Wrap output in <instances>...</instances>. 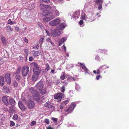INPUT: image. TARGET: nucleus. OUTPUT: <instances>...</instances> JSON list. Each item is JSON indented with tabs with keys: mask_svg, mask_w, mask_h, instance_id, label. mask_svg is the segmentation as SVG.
I'll return each instance as SVG.
<instances>
[{
	"mask_svg": "<svg viewBox=\"0 0 129 129\" xmlns=\"http://www.w3.org/2000/svg\"><path fill=\"white\" fill-rule=\"evenodd\" d=\"M39 75L34 73L32 77V80L33 81H37V79L39 76Z\"/></svg>",
	"mask_w": 129,
	"mask_h": 129,
	"instance_id": "obj_14",
	"label": "nucleus"
},
{
	"mask_svg": "<svg viewBox=\"0 0 129 129\" xmlns=\"http://www.w3.org/2000/svg\"><path fill=\"white\" fill-rule=\"evenodd\" d=\"M32 54L34 56L36 57L40 55V52L38 51H33L32 52Z\"/></svg>",
	"mask_w": 129,
	"mask_h": 129,
	"instance_id": "obj_15",
	"label": "nucleus"
},
{
	"mask_svg": "<svg viewBox=\"0 0 129 129\" xmlns=\"http://www.w3.org/2000/svg\"><path fill=\"white\" fill-rule=\"evenodd\" d=\"M60 83V81L58 80H57L56 82V83L57 85L58 84Z\"/></svg>",
	"mask_w": 129,
	"mask_h": 129,
	"instance_id": "obj_62",
	"label": "nucleus"
},
{
	"mask_svg": "<svg viewBox=\"0 0 129 129\" xmlns=\"http://www.w3.org/2000/svg\"><path fill=\"white\" fill-rule=\"evenodd\" d=\"M5 82L4 77L3 76H0V85L2 86H3Z\"/></svg>",
	"mask_w": 129,
	"mask_h": 129,
	"instance_id": "obj_22",
	"label": "nucleus"
},
{
	"mask_svg": "<svg viewBox=\"0 0 129 129\" xmlns=\"http://www.w3.org/2000/svg\"><path fill=\"white\" fill-rule=\"evenodd\" d=\"M40 8L43 10L46 9L49 10L51 9V7L50 6L48 5H44L41 4L40 5Z\"/></svg>",
	"mask_w": 129,
	"mask_h": 129,
	"instance_id": "obj_12",
	"label": "nucleus"
},
{
	"mask_svg": "<svg viewBox=\"0 0 129 129\" xmlns=\"http://www.w3.org/2000/svg\"><path fill=\"white\" fill-rule=\"evenodd\" d=\"M10 104L13 106L15 105V102L14 99L10 97L9 99Z\"/></svg>",
	"mask_w": 129,
	"mask_h": 129,
	"instance_id": "obj_17",
	"label": "nucleus"
},
{
	"mask_svg": "<svg viewBox=\"0 0 129 129\" xmlns=\"http://www.w3.org/2000/svg\"><path fill=\"white\" fill-rule=\"evenodd\" d=\"M5 28L6 29V30L8 32L12 31L13 30V29L9 25L6 26Z\"/></svg>",
	"mask_w": 129,
	"mask_h": 129,
	"instance_id": "obj_27",
	"label": "nucleus"
},
{
	"mask_svg": "<svg viewBox=\"0 0 129 129\" xmlns=\"http://www.w3.org/2000/svg\"><path fill=\"white\" fill-rule=\"evenodd\" d=\"M46 41L48 42H50L52 45L53 46H54V43H53L52 42V41L51 39L49 38H48V39H46Z\"/></svg>",
	"mask_w": 129,
	"mask_h": 129,
	"instance_id": "obj_33",
	"label": "nucleus"
},
{
	"mask_svg": "<svg viewBox=\"0 0 129 129\" xmlns=\"http://www.w3.org/2000/svg\"><path fill=\"white\" fill-rule=\"evenodd\" d=\"M67 38L65 37H64L60 39L58 41V43L60 46L62 43L64 42L67 40Z\"/></svg>",
	"mask_w": 129,
	"mask_h": 129,
	"instance_id": "obj_18",
	"label": "nucleus"
},
{
	"mask_svg": "<svg viewBox=\"0 0 129 129\" xmlns=\"http://www.w3.org/2000/svg\"><path fill=\"white\" fill-rule=\"evenodd\" d=\"M13 118V119L17 120L19 119V117L17 114H15L14 115Z\"/></svg>",
	"mask_w": 129,
	"mask_h": 129,
	"instance_id": "obj_34",
	"label": "nucleus"
},
{
	"mask_svg": "<svg viewBox=\"0 0 129 129\" xmlns=\"http://www.w3.org/2000/svg\"><path fill=\"white\" fill-rule=\"evenodd\" d=\"M53 12L54 15L55 16V17L58 16L59 15V13L58 10L57 9L55 10Z\"/></svg>",
	"mask_w": 129,
	"mask_h": 129,
	"instance_id": "obj_24",
	"label": "nucleus"
},
{
	"mask_svg": "<svg viewBox=\"0 0 129 129\" xmlns=\"http://www.w3.org/2000/svg\"><path fill=\"white\" fill-rule=\"evenodd\" d=\"M80 12L79 11H76L73 14V16L75 18H77L79 17Z\"/></svg>",
	"mask_w": 129,
	"mask_h": 129,
	"instance_id": "obj_23",
	"label": "nucleus"
},
{
	"mask_svg": "<svg viewBox=\"0 0 129 129\" xmlns=\"http://www.w3.org/2000/svg\"><path fill=\"white\" fill-rule=\"evenodd\" d=\"M23 102L27 105L28 108L29 109L33 108L35 105L34 101L32 100H29L28 101L26 99H24L23 100Z\"/></svg>",
	"mask_w": 129,
	"mask_h": 129,
	"instance_id": "obj_2",
	"label": "nucleus"
},
{
	"mask_svg": "<svg viewBox=\"0 0 129 129\" xmlns=\"http://www.w3.org/2000/svg\"><path fill=\"white\" fill-rule=\"evenodd\" d=\"M81 18L82 20H85V15L84 13L83 12H82V13Z\"/></svg>",
	"mask_w": 129,
	"mask_h": 129,
	"instance_id": "obj_32",
	"label": "nucleus"
},
{
	"mask_svg": "<svg viewBox=\"0 0 129 129\" xmlns=\"http://www.w3.org/2000/svg\"><path fill=\"white\" fill-rule=\"evenodd\" d=\"M65 88L64 87L62 86L61 88V91L62 92H64L65 91Z\"/></svg>",
	"mask_w": 129,
	"mask_h": 129,
	"instance_id": "obj_51",
	"label": "nucleus"
},
{
	"mask_svg": "<svg viewBox=\"0 0 129 129\" xmlns=\"http://www.w3.org/2000/svg\"><path fill=\"white\" fill-rule=\"evenodd\" d=\"M3 90L5 92H9V88L7 86H4L3 87Z\"/></svg>",
	"mask_w": 129,
	"mask_h": 129,
	"instance_id": "obj_38",
	"label": "nucleus"
},
{
	"mask_svg": "<svg viewBox=\"0 0 129 129\" xmlns=\"http://www.w3.org/2000/svg\"><path fill=\"white\" fill-rule=\"evenodd\" d=\"M15 22H12L11 21V19H9L8 21V24H11L12 25V24H14L15 23Z\"/></svg>",
	"mask_w": 129,
	"mask_h": 129,
	"instance_id": "obj_43",
	"label": "nucleus"
},
{
	"mask_svg": "<svg viewBox=\"0 0 129 129\" xmlns=\"http://www.w3.org/2000/svg\"><path fill=\"white\" fill-rule=\"evenodd\" d=\"M84 70L86 71V72H85V74H86L87 73L89 74V73L88 72V70L87 69V68L85 66L84 67V68H83V69Z\"/></svg>",
	"mask_w": 129,
	"mask_h": 129,
	"instance_id": "obj_47",
	"label": "nucleus"
},
{
	"mask_svg": "<svg viewBox=\"0 0 129 129\" xmlns=\"http://www.w3.org/2000/svg\"><path fill=\"white\" fill-rule=\"evenodd\" d=\"M20 68L19 67L16 73H15L13 75L17 80H20Z\"/></svg>",
	"mask_w": 129,
	"mask_h": 129,
	"instance_id": "obj_7",
	"label": "nucleus"
},
{
	"mask_svg": "<svg viewBox=\"0 0 129 129\" xmlns=\"http://www.w3.org/2000/svg\"><path fill=\"white\" fill-rule=\"evenodd\" d=\"M18 105L19 107L21 110L23 111L25 109V107L23 105L21 102L20 101L19 102Z\"/></svg>",
	"mask_w": 129,
	"mask_h": 129,
	"instance_id": "obj_16",
	"label": "nucleus"
},
{
	"mask_svg": "<svg viewBox=\"0 0 129 129\" xmlns=\"http://www.w3.org/2000/svg\"><path fill=\"white\" fill-rule=\"evenodd\" d=\"M76 106V105L75 103H72L69 108L66 111V112H67V113H66V115L71 113L73 110Z\"/></svg>",
	"mask_w": 129,
	"mask_h": 129,
	"instance_id": "obj_5",
	"label": "nucleus"
},
{
	"mask_svg": "<svg viewBox=\"0 0 129 129\" xmlns=\"http://www.w3.org/2000/svg\"><path fill=\"white\" fill-rule=\"evenodd\" d=\"M63 96V94L61 93H58L54 96V98L55 99L58 100L57 101L60 102Z\"/></svg>",
	"mask_w": 129,
	"mask_h": 129,
	"instance_id": "obj_8",
	"label": "nucleus"
},
{
	"mask_svg": "<svg viewBox=\"0 0 129 129\" xmlns=\"http://www.w3.org/2000/svg\"><path fill=\"white\" fill-rule=\"evenodd\" d=\"M24 56L26 58L27 57L28 54V50L27 49H25L24 50Z\"/></svg>",
	"mask_w": 129,
	"mask_h": 129,
	"instance_id": "obj_35",
	"label": "nucleus"
},
{
	"mask_svg": "<svg viewBox=\"0 0 129 129\" xmlns=\"http://www.w3.org/2000/svg\"><path fill=\"white\" fill-rule=\"evenodd\" d=\"M69 101V100H66L62 102L63 103V104L65 105L66 104L68 103Z\"/></svg>",
	"mask_w": 129,
	"mask_h": 129,
	"instance_id": "obj_50",
	"label": "nucleus"
},
{
	"mask_svg": "<svg viewBox=\"0 0 129 129\" xmlns=\"http://www.w3.org/2000/svg\"><path fill=\"white\" fill-rule=\"evenodd\" d=\"M60 20L58 18H57L53 20L50 22L49 24L51 25L54 26H56L59 24Z\"/></svg>",
	"mask_w": 129,
	"mask_h": 129,
	"instance_id": "obj_6",
	"label": "nucleus"
},
{
	"mask_svg": "<svg viewBox=\"0 0 129 129\" xmlns=\"http://www.w3.org/2000/svg\"><path fill=\"white\" fill-rule=\"evenodd\" d=\"M79 63L81 65V68L82 69H83V68H84L85 65L79 62Z\"/></svg>",
	"mask_w": 129,
	"mask_h": 129,
	"instance_id": "obj_54",
	"label": "nucleus"
},
{
	"mask_svg": "<svg viewBox=\"0 0 129 129\" xmlns=\"http://www.w3.org/2000/svg\"><path fill=\"white\" fill-rule=\"evenodd\" d=\"M66 27V24L64 23L60 24L58 26L59 29L62 30L63 29Z\"/></svg>",
	"mask_w": 129,
	"mask_h": 129,
	"instance_id": "obj_20",
	"label": "nucleus"
},
{
	"mask_svg": "<svg viewBox=\"0 0 129 129\" xmlns=\"http://www.w3.org/2000/svg\"><path fill=\"white\" fill-rule=\"evenodd\" d=\"M51 20L50 19V18H49V17H45L43 19V21L45 22H48V21Z\"/></svg>",
	"mask_w": 129,
	"mask_h": 129,
	"instance_id": "obj_29",
	"label": "nucleus"
},
{
	"mask_svg": "<svg viewBox=\"0 0 129 129\" xmlns=\"http://www.w3.org/2000/svg\"><path fill=\"white\" fill-rule=\"evenodd\" d=\"M3 63V61L2 59L0 60V64H2Z\"/></svg>",
	"mask_w": 129,
	"mask_h": 129,
	"instance_id": "obj_63",
	"label": "nucleus"
},
{
	"mask_svg": "<svg viewBox=\"0 0 129 129\" xmlns=\"http://www.w3.org/2000/svg\"><path fill=\"white\" fill-rule=\"evenodd\" d=\"M30 5H29V8L30 9H32L34 8L35 5L34 4H32L31 5V7H30Z\"/></svg>",
	"mask_w": 129,
	"mask_h": 129,
	"instance_id": "obj_42",
	"label": "nucleus"
},
{
	"mask_svg": "<svg viewBox=\"0 0 129 129\" xmlns=\"http://www.w3.org/2000/svg\"><path fill=\"white\" fill-rule=\"evenodd\" d=\"M51 10V9L49 10L46 9L43 10V13H42L43 15L44 16H47L48 14V13L49 12H48V11Z\"/></svg>",
	"mask_w": 129,
	"mask_h": 129,
	"instance_id": "obj_25",
	"label": "nucleus"
},
{
	"mask_svg": "<svg viewBox=\"0 0 129 129\" xmlns=\"http://www.w3.org/2000/svg\"><path fill=\"white\" fill-rule=\"evenodd\" d=\"M30 65L33 67L34 73L39 75L41 70L40 68L38 66L36 62H33L31 63Z\"/></svg>",
	"mask_w": 129,
	"mask_h": 129,
	"instance_id": "obj_1",
	"label": "nucleus"
},
{
	"mask_svg": "<svg viewBox=\"0 0 129 129\" xmlns=\"http://www.w3.org/2000/svg\"><path fill=\"white\" fill-rule=\"evenodd\" d=\"M42 1L45 3H48L49 2L50 0H42Z\"/></svg>",
	"mask_w": 129,
	"mask_h": 129,
	"instance_id": "obj_60",
	"label": "nucleus"
},
{
	"mask_svg": "<svg viewBox=\"0 0 129 129\" xmlns=\"http://www.w3.org/2000/svg\"><path fill=\"white\" fill-rule=\"evenodd\" d=\"M109 67H107V66L105 65H103L101 66L99 68V69L101 70L102 69H103V70H104V69H106L107 68H108Z\"/></svg>",
	"mask_w": 129,
	"mask_h": 129,
	"instance_id": "obj_37",
	"label": "nucleus"
},
{
	"mask_svg": "<svg viewBox=\"0 0 129 129\" xmlns=\"http://www.w3.org/2000/svg\"><path fill=\"white\" fill-rule=\"evenodd\" d=\"M45 122L46 123L48 124L49 123V121L48 119H46L45 120Z\"/></svg>",
	"mask_w": 129,
	"mask_h": 129,
	"instance_id": "obj_55",
	"label": "nucleus"
},
{
	"mask_svg": "<svg viewBox=\"0 0 129 129\" xmlns=\"http://www.w3.org/2000/svg\"><path fill=\"white\" fill-rule=\"evenodd\" d=\"M96 60H98L99 59V57L98 56H96L95 58Z\"/></svg>",
	"mask_w": 129,
	"mask_h": 129,
	"instance_id": "obj_64",
	"label": "nucleus"
},
{
	"mask_svg": "<svg viewBox=\"0 0 129 129\" xmlns=\"http://www.w3.org/2000/svg\"><path fill=\"white\" fill-rule=\"evenodd\" d=\"M103 3V0H96L95 3L97 5L102 4Z\"/></svg>",
	"mask_w": 129,
	"mask_h": 129,
	"instance_id": "obj_30",
	"label": "nucleus"
},
{
	"mask_svg": "<svg viewBox=\"0 0 129 129\" xmlns=\"http://www.w3.org/2000/svg\"><path fill=\"white\" fill-rule=\"evenodd\" d=\"M83 23V21L82 20H80L79 22V24L80 25H82Z\"/></svg>",
	"mask_w": 129,
	"mask_h": 129,
	"instance_id": "obj_58",
	"label": "nucleus"
},
{
	"mask_svg": "<svg viewBox=\"0 0 129 129\" xmlns=\"http://www.w3.org/2000/svg\"><path fill=\"white\" fill-rule=\"evenodd\" d=\"M29 91L31 93L32 95L37 92V90L33 87H31L29 89Z\"/></svg>",
	"mask_w": 129,
	"mask_h": 129,
	"instance_id": "obj_21",
	"label": "nucleus"
},
{
	"mask_svg": "<svg viewBox=\"0 0 129 129\" xmlns=\"http://www.w3.org/2000/svg\"><path fill=\"white\" fill-rule=\"evenodd\" d=\"M62 75L60 77V78L62 80H63L65 79V73L64 72H62Z\"/></svg>",
	"mask_w": 129,
	"mask_h": 129,
	"instance_id": "obj_40",
	"label": "nucleus"
},
{
	"mask_svg": "<svg viewBox=\"0 0 129 129\" xmlns=\"http://www.w3.org/2000/svg\"><path fill=\"white\" fill-rule=\"evenodd\" d=\"M5 77L7 83L8 84H10L11 81L10 74L8 73H6L5 75Z\"/></svg>",
	"mask_w": 129,
	"mask_h": 129,
	"instance_id": "obj_10",
	"label": "nucleus"
},
{
	"mask_svg": "<svg viewBox=\"0 0 129 129\" xmlns=\"http://www.w3.org/2000/svg\"><path fill=\"white\" fill-rule=\"evenodd\" d=\"M76 88L77 90H78L80 88V87L78 85H77L76 87Z\"/></svg>",
	"mask_w": 129,
	"mask_h": 129,
	"instance_id": "obj_57",
	"label": "nucleus"
},
{
	"mask_svg": "<svg viewBox=\"0 0 129 129\" xmlns=\"http://www.w3.org/2000/svg\"><path fill=\"white\" fill-rule=\"evenodd\" d=\"M101 77V76L100 75H98L96 76V79L97 80H98L99 78Z\"/></svg>",
	"mask_w": 129,
	"mask_h": 129,
	"instance_id": "obj_61",
	"label": "nucleus"
},
{
	"mask_svg": "<svg viewBox=\"0 0 129 129\" xmlns=\"http://www.w3.org/2000/svg\"><path fill=\"white\" fill-rule=\"evenodd\" d=\"M47 16L48 17H49L51 20H52L55 17L53 13L52 12H49L48 13Z\"/></svg>",
	"mask_w": 129,
	"mask_h": 129,
	"instance_id": "obj_19",
	"label": "nucleus"
},
{
	"mask_svg": "<svg viewBox=\"0 0 129 129\" xmlns=\"http://www.w3.org/2000/svg\"><path fill=\"white\" fill-rule=\"evenodd\" d=\"M1 40L2 42L4 44L6 43H7L6 39L4 37H2L1 38Z\"/></svg>",
	"mask_w": 129,
	"mask_h": 129,
	"instance_id": "obj_41",
	"label": "nucleus"
},
{
	"mask_svg": "<svg viewBox=\"0 0 129 129\" xmlns=\"http://www.w3.org/2000/svg\"><path fill=\"white\" fill-rule=\"evenodd\" d=\"M39 90L40 93L42 94H44L46 93V89L45 88L43 89L42 88L41 90Z\"/></svg>",
	"mask_w": 129,
	"mask_h": 129,
	"instance_id": "obj_28",
	"label": "nucleus"
},
{
	"mask_svg": "<svg viewBox=\"0 0 129 129\" xmlns=\"http://www.w3.org/2000/svg\"><path fill=\"white\" fill-rule=\"evenodd\" d=\"M50 108L51 109V110H52V111H53L55 110V107L54 106H53L52 105L51 106V107Z\"/></svg>",
	"mask_w": 129,
	"mask_h": 129,
	"instance_id": "obj_59",
	"label": "nucleus"
},
{
	"mask_svg": "<svg viewBox=\"0 0 129 129\" xmlns=\"http://www.w3.org/2000/svg\"><path fill=\"white\" fill-rule=\"evenodd\" d=\"M51 120H53L54 122H56L57 121V119L54 117H52L51 118Z\"/></svg>",
	"mask_w": 129,
	"mask_h": 129,
	"instance_id": "obj_45",
	"label": "nucleus"
},
{
	"mask_svg": "<svg viewBox=\"0 0 129 129\" xmlns=\"http://www.w3.org/2000/svg\"><path fill=\"white\" fill-rule=\"evenodd\" d=\"M67 77L69 79H72L74 81H75V78L73 77H72L70 75H67Z\"/></svg>",
	"mask_w": 129,
	"mask_h": 129,
	"instance_id": "obj_39",
	"label": "nucleus"
},
{
	"mask_svg": "<svg viewBox=\"0 0 129 129\" xmlns=\"http://www.w3.org/2000/svg\"><path fill=\"white\" fill-rule=\"evenodd\" d=\"M44 86L43 83L42 81H40L36 85L37 89L38 90H41L43 88Z\"/></svg>",
	"mask_w": 129,
	"mask_h": 129,
	"instance_id": "obj_9",
	"label": "nucleus"
},
{
	"mask_svg": "<svg viewBox=\"0 0 129 129\" xmlns=\"http://www.w3.org/2000/svg\"><path fill=\"white\" fill-rule=\"evenodd\" d=\"M14 86V87H16L18 86V83L15 81L13 82Z\"/></svg>",
	"mask_w": 129,
	"mask_h": 129,
	"instance_id": "obj_49",
	"label": "nucleus"
},
{
	"mask_svg": "<svg viewBox=\"0 0 129 129\" xmlns=\"http://www.w3.org/2000/svg\"><path fill=\"white\" fill-rule=\"evenodd\" d=\"M51 7V9H52L53 10H55V9H56V7L54 6H50Z\"/></svg>",
	"mask_w": 129,
	"mask_h": 129,
	"instance_id": "obj_53",
	"label": "nucleus"
},
{
	"mask_svg": "<svg viewBox=\"0 0 129 129\" xmlns=\"http://www.w3.org/2000/svg\"><path fill=\"white\" fill-rule=\"evenodd\" d=\"M61 34L60 31L58 29H56L52 30L50 33L52 36L55 37H57L59 36Z\"/></svg>",
	"mask_w": 129,
	"mask_h": 129,
	"instance_id": "obj_3",
	"label": "nucleus"
},
{
	"mask_svg": "<svg viewBox=\"0 0 129 129\" xmlns=\"http://www.w3.org/2000/svg\"><path fill=\"white\" fill-rule=\"evenodd\" d=\"M46 68L45 69V71L47 72L50 70V67L48 63H47L46 65Z\"/></svg>",
	"mask_w": 129,
	"mask_h": 129,
	"instance_id": "obj_31",
	"label": "nucleus"
},
{
	"mask_svg": "<svg viewBox=\"0 0 129 129\" xmlns=\"http://www.w3.org/2000/svg\"><path fill=\"white\" fill-rule=\"evenodd\" d=\"M52 105V104L49 102H46L45 104V107L50 108L51 107Z\"/></svg>",
	"mask_w": 129,
	"mask_h": 129,
	"instance_id": "obj_26",
	"label": "nucleus"
},
{
	"mask_svg": "<svg viewBox=\"0 0 129 129\" xmlns=\"http://www.w3.org/2000/svg\"><path fill=\"white\" fill-rule=\"evenodd\" d=\"M34 99L36 101H39L40 99V96L38 92H36L33 95Z\"/></svg>",
	"mask_w": 129,
	"mask_h": 129,
	"instance_id": "obj_13",
	"label": "nucleus"
},
{
	"mask_svg": "<svg viewBox=\"0 0 129 129\" xmlns=\"http://www.w3.org/2000/svg\"><path fill=\"white\" fill-rule=\"evenodd\" d=\"M36 123V122L35 121H33L31 123L30 125L31 126H33L35 125Z\"/></svg>",
	"mask_w": 129,
	"mask_h": 129,
	"instance_id": "obj_46",
	"label": "nucleus"
},
{
	"mask_svg": "<svg viewBox=\"0 0 129 129\" xmlns=\"http://www.w3.org/2000/svg\"><path fill=\"white\" fill-rule=\"evenodd\" d=\"M65 106V105L63 104V103H62L60 106V109H62L63 108V107Z\"/></svg>",
	"mask_w": 129,
	"mask_h": 129,
	"instance_id": "obj_48",
	"label": "nucleus"
},
{
	"mask_svg": "<svg viewBox=\"0 0 129 129\" xmlns=\"http://www.w3.org/2000/svg\"><path fill=\"white\" fill-rule=\"evenodd\" d=\"M29 71V67L27 66H24L22 69V74L23 76H26Z\"/></svg>",
	"mask_w": 129,
	"mask_h": 129,
	"instance_id": "obj_4",
	"label": "nucleus"
},
{
	"mask_svg": "<svg viewBox=\"0 0 129 129\" xmlns=\"http://www.w3.org/2000/svg\"><path fill=\"white\" fill-rule=\"evenodd\" d=\"M10 97L7 96H4L2 98V101L6 105L9 104L8 100L9 99Z\"/></svg>",
	"mask_w": 129,
	"mask_h": 129,
	"instance_id": "obj_11",
	"label": "nucleus"
},
{
	"mask_svg": "<svg viewBox=\"0 0 129 129\" xmlns=\"http://www.w3.org/2000/svg\"><path fill=\"white\" fill-rule=\"evenodd\" d=\"M33 59V57H30L29 58V61H32Z\"/></svg>",
	"mask_w": 129,
	"mask_h": 129,
	"instance_id": "obj_56",
	"label": "nucleus"
},
{
	"mask_svg": "<svg viewBox=\"0 0 129 129\" xmlns=\"http://www.w3.org/2000/svg\"><path fill=\"white\" fill-rule=\"evenodd\" d=\"M15 125L14 122L12 121H10V126H12Z\"/></svg>",
	"mask_w": 129,
	"mask_h": 129,
	"instance_id": "obj_44",
	"label": "nucleus"
},
{
	"mask_svg": "<svg viewBox=\"0 0 129 129\" xmlns=\"http://www.w3.org/2000/svg\"><path fill=\"white\" fill-rule=\"evenodd\" d=\"M44 37H42L39 40V42L40 45V46L41 47V45L42 44L43 42V40L44 39Z\"/></svg>",
	"mask_w": 129,
	"mask_h": 129,
	"instance_id": "obj_36",
	"label": "nucleus"
},
{
	"mask_svg": "<svg viewBox=\"0 0 129 129\" xmlns=\"http://www.w3.org/2000/svg\"><path fill=\"white\" fill-rule=\"evenodd\" d=\"M99 6L98 7V10H100L102 8V4H100L98 5Z\"/></svg>",
	"mask_w": 129,
	"mask_h": 129,
	"instance_id": "obj_52",
	"label": "nucleus"
}]
</instances>
